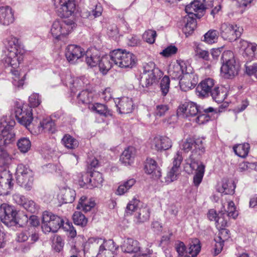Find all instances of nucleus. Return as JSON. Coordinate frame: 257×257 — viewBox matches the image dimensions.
I'll use <instances>...</instances> for the list:
<instances>
[{
    "label": "nucleus",
    "instance_id": "nucleus-34",
    "mask_svg": "<svg viewBox=\"0 0 257 257\" xmlns=\"http://www.w3.org/2000/svg\"><path fill=\"white\" fill-rule=\"evenodd\" d=\"M216 102L220 103L223 102L227 96L225 89L222 87L215 86L209 94Z\"/></svg>",
    "mask_w": 257,
    "mask_h": 257
},
{
    "label": "nucleus",
    "instance_id": "nucleus-37",
    "mask_svg": "<svg viewBox=\"0 0 257 257\" xmlns=\"http://www.w3.org/2000/svg\"><path fill=\"white\" fill-rule=\"evenodd\" d=\"M98 66L100 70L103 73H106L112 67L111 52L109 55L102 56L100 59Z\"/></svg>",
    "mask_w": 257,
    "mask_h": 257
},
{
    "label": "nucleus",
    "instance_id": "nucleus-47",
    "mask_svg": "<svg viewBox=\"0 0 257 257\" xmlns=\"http://www.w3.org/2000/svg\"><path fill=\"white\" fill-rule=\"evenodd\" d=\"M249 145L248 143L238 144L233 147V150L236 155L238 156L244 158L249 152Z\"/></svg>",
    "mask_w": 257,
    "mask_h": 257
},
{
    "label": "nucleus",
    "instance_id": "nucleus-16",
    "mask_svg": "<svg viewBox=\"0 0 257 257\" xmlns=\"http://www.w3.org/2000/svg\"><path fill=\"white\" fill-rule=\"evenodd\" d=\"M241 48L243 50L242 55L246 62L257 59V45L246 41H241Z\"/></svg>",
    "mask_w": 257,
    "mask_h": 257
},
{
    "label": "nucleus",
    "instance_id": "nucleus-22",
    "mask_svg": "<svg viewBox=\"0 0 257 257\" xmlns=\"http://www.w3.org/2000/svg\"><path fill=\"white\" fill-rule=\"evenodd\" d=\"M188 65L183 61H177V63L171 67L169 70V73L172 79L180 80L184 74L187 73Z\"/></svg>",
    "mask_w": 257,
    "mask_h": 257
},
{
    "label": "nucleus",
    "instance_id": "nucleus-23",
    "mask_svg": "<svg viewBox=\"0 0 257 257\" xmlns=\"http://www.w3.org/2000/svg\"><path fill=\"white\" fill-rule=\"evenodd\" d=\"M219 229L218 236L214 239L216 243L212 252L214 256L218 255L221 251L224 245L223 242L230 237L229 231L228 229L224 228Z\"/></svg>",
    "mask_w": 257,
    "mask_h": 257
},
{
    "label": "nucleus",
    "instance_id": "nucleus-59",
    "mask_svg": "<svg viewBox=\"0 0 257 257\" xmlns=\"http://www.w3.org/2000/svg\"><path fill=\"white\" fill-rule=\"evenodd\" d=\"M139 204L140 201L136 198H134L130 201L126 208V213L127 215L131 214L133 212L139 210Z\"/></svg>",
    "mask_w": 257,
    "mask_h": 257
},
{
    "label": "nucleus",
    "instance_id": "nucleus-27",
    "mask_svg": "<svg viewBox=\"0 0 257 257\" xmlns=\"http://www.w3.org/2000/svg\"><path fill=\"white\" fill-rule=\"evenodd\" d=\"M39 238L38 233L33 229H29V230H26L17 234L16 240L18 242H24L29 239V243H34L38 240Z\"/></svg>",
    "mask_w": 257,
    "mask_h": 257
},
{
    "label": "nucleus",
    "instance_id": "nucleus-36",
    "mask_svg": "<svg viewBox=\"0 0 257 257\" xmlns=\"http://www.w3.org/2000/svg\"><path fill=\"white\" fill-rule=\"evenodd\" d=\"M150 212L149 208L144 207L139 208V210L135 214V221L137 223H142L148 221L149 219Z\"/></svg>",
    "mask_w": 257,
    "mask_h": 257
},
{
    "label": "nucleus",
    "instance_id": "nucleus-21",
    "mask_svg": "<svg viewBox=\"0 0 257 257\" xmlns=\"http://www.w3.org/2000/svg\"><path fill=\"white\" fill-rule=\"evenodd\" d=\"M85 54L83 48L76 45H69L66 49L65 56L69 62L74 64Z\"/></svg>",
    "mask_w": 257,
    "mask_h": 257
},
{
    "label": "nucleus",
    "instance_id": "nucleus-13",
    "mask_svg": "<svg viewBox=\"0 0 257 257\" xmlns=\"http://www.w3.org/2000/svg\"><path fill=\"white\" fill-rule=\"evenodd\" d=\"M195 75L193 73V69L190 65H188L187 73L179 80V84L182 91H187L195 87L196 84Z\"/></svg>",
    "mask_w": 257,
    "mask_h": 257
},
{
    "label": "nucleus",
    "instance_id": "nucleus-42",
    "mask_svg": "<svg viewBox=\"0 0 257 257\" xmlns=\"http://www.w3.org/2000/svg\"><path fill=\"white\" fill-rule=\"evenodd\" d=\"M235 188V185L233 181L224 180L222 181V187L219 189V191L224 194H232Z\"/></svg>",
    "mask_w": 257,
    "mask_h": 257
},
{
    "label": "nucleus",
    "instance_id": "nucleus-53",
    "mask_svg": "<svg viewBox=\"0 0 257 257\" xmlns=\"http://www.w3.org/2000/svg\"><path fill=\"white\" fill-rule=\"evenodd\" d=\"M91 178L89 179V182L92 183V185L94 187H99L101 186L103 182L102 175L98 172H93L91 174Z\"/></svg>",
    "mask_w": 257,
    "mask_h": 257
},
{
    "label": "nucleus",
    "instance_id": "nucleus-1",
    "mask_svg": "<svg viewBox=\"0 0 257 257\" xmlns=\"http://www.w3.org/2000/svg\"><path fill=\"white\" fill-rule=\"evenodd\" d=\"M182 147V150L186 153L194 148L192 154L187 160V163L192 170L196 171L193 177V183L195 186L198 187L202 181L205 172V165L196 157V154L197 153L198 155H201L204 152L202 141H195L193 139L188 138L183 142Z\"/></svg>",
    "mask_w": 257,
    "mask_h": 257
},
{
    "label": "nucleus",
    "instance_id": "nucleus-5",
    "mask_svg": "<svg viewBox=\"0 0 257 257\" xmlns=\"http://www.w3.org/2000/svg\"><path fill=\"white\" fill-rule=\"evenodd\" d=\"M34 173L27 166L20 164L16 168L15 176L17 183L26 190H31L33 185Z\"/></svg>",
    "mask_w": 257,
    "mask_h": 257
},
{
    "label": "nucleus",
    "instance_id": "nucleus-24",
    "mask_svg": "<svg viewBox=\"0 0 257 257\" xmlns=\"http://www.w3.org/2000/svg\"><path fill=\"white\" fill-rule=\"evenodd\" d=\"M214 85V80L212 78H208L202 80L196 88L198 95L208 97L215 87Z\"/></svg>",
    "mask_w": 257,
    "mask_h": 257
},
{
    "label": "nucleus",
    "instance_id": "nucleus-50",
    "mask_svg": "<svg viewBox=\"0 0 257 257\" xmlns=\"http://www.w3.org/2000/svg\"><path fill=\"white\" fill-rule=\"evenodd\" d=\"M136 183L134 179H130L120 185L117 190L118 195H121L126 193Z\"/></svg>",
    "mask_w": 257,
    "mask_h": 257
},
{
    "label": "nucleus",
    "instance_id": "nucleus-4",
    "mask_svg": "<svg viewBox=\"0 0 257 257\" xmlns=\"http://www.w3.org/2000/svg\"><path fill=\"white\" fill-rule=\"evenodd\" d=\"M111 61L121 68H132L137 63L135 55L131 52L120 49L114 50L111 52Z\"/></svg>",
    "mask_w": 257,
    "mask_h": 257
},
{
    "label": "nucleus",
    "instance_id": "nucleus-18",
    "mask_svg": "<svg viewBox=\"0 0 257 257\" xmlns=\"http://www.w3.org/2000/svg\"><path fill=\"white\" fill-rule=\"evenodd\" d=\"M118 246L112 239L106 240L97 254V257H115L117 254Z\"/></svg>",
    "mask_w": 257,
    "mask_h": 257
},
{
    "label": "nucleus",
    "instance_id": "nucleus-40",
    "mask_svg": "<svg viewBox=\"0 0 257 257\" xmlns=\"http://www.w3.org/2000/svg\"><path fill=\"white\" fill-rule=\"evenodd\" d=\"M13 75V83L14 85L18 87L22 86L24 83L26 74L24 72H20L18 70L11 69Z\"/></svg>",
    "mask_w": 257,
    "mask_h": 257
},
{
    "label": "nucleus",
    "instance_id": "nucleus-17",
    "mask_svg": "<svg viewBox=\"0 0 257 257\" xmlns=\"http://www.w3.org/2000/svg\"><path fill=\"white\" fill-rule=\"evenodd\" d=\"M13 186L12 175L9 171L5 170L0 172V195H7Z\"/></svg>",
    "mask_w": 257,
    "mask_h": 257
},
{
    "label": "nucleus",
    "instance_id": "nucleus-7",
    "mask_svg": "<svg viewBox=\"0 0 257 257\" xmlns=\"http://www.w3.org/2000/svg\"><path fill=\"white\" fill-rule=\"evenodd\" d=\"M75 27V24L70 19L58 20L52 25L51 33L56 39L61 40L68 35Z\"/></svg>",
    "mask_w": 257,
    "mask_h": 257
},
{
    "label": "nucleus",
    "instance_id": "nucleus-35",
    "mask_svg": "<svg viewBox=\"0 0 257 257\" xmlns=\"http://www.w3.org/2000/svg\"><path fill=\"white\" fill-rule=\"evenodd\" d=\"M187 249V257H196L200 251V241L197 238L193 239L190 242Z\"/></svg>",
    "mask_w": 257,
    "mask_h": 257
},
{
    "label": "nucleus",
    "instance_id": "nucleus-55",
    "mask_svg": "<svg viewBox=\"0 0 257 257\" xmlns=\"http://www.w3.org/2000/svg\"><path fill=\"white\" fill-rule=\"evenodd\" d=\"M227 218L225 213L223 212V210H221L217 214V218L215 221L216 227L218 228H224L227 224Z\"/></svg>",
    "mask_w": 257,
    "mask_h": 257
},
{
    "label": "nucleus",
    "instance_id": "nucleus-3",
    "mask_svg": "<svg viewBox=\"0 0 257 257\" xmlns=\"http://www.w3.org/2000/svg\"><path fill=\"white\" fill-rule=\"evenodd\" d=\"M221 72L225 78H231L237 75L239 65L235 61L232 51H224L221 57Z\"/></svg>",
    "mask_w": 257,
    "mask_h": 257
},
{
    "label": "nucleus",
    "instance_id": "nucleus-49",
    "mask_svg": "<svg viewBox=\"0 0 257 257\" xmlns=\"http://www.w3.org/2000/svg\"><path fill=\"white\" fill-rule=\"evenodd\" d=\"M63 144L68 149H74L78 146V142L69 135H65L62 139Z\"/></svg>",
    "mask_w": 257,
    "mask_h": 257
},
{
    "label": "nucleus",
    "instance_id": "nucleus-39",
    "mask_svg": "<svg viewBox=\"0 0 257 257\" xmlns=\"http://www.w3.org/2000/svg\"><path fill=\"white\" fill-rule=\"evenodd\" d=\"M94 206L95 202L93 201L88 199L85 196H82L79 199L77 208L87 212L90 211Z\"/></svg>",
    "mask_w": 257,
    "mask_h": 257
},
{
    "label": "nucleus",
    "instance_id": "nucleus-61",
    "mask_svg": "<svg viewBox=\"0 0 257 257\" xmlns=\"http://www.w3.org/2000/svg\"><path fill=\"white\" fill-rule=\"evenodd\" d=\"M156 32L152 30L146 31L143 35V39L147 43L153 44L156 37Z\"/></svg>",
    "mask_w": 257,
    "mask_h": 257
},
{
    "label": "nucleus",
    "instance_id": "nucleus-25",
    "mask_svg": "<svg viewBox=\"0 0 257 257\" xmlns=\"http://www.w3.org/2000/svg\"><path fill=\"white\" fill-rule=\"evenodd\" d=\"M14 12L9 6L0 7V24L9 26L14 21Z\"/></svg>",
    "mask_w": 257,
    "mask_h": 257
},
{
    "label": "nucleus",
    "instance_id": "nucleus-33",
    "mask_svg": "<svg viewBox=\"0 0 257 257\" xmlns=\"http://www.w3.org/2000/svg\"><path fill=\"white\" fill-rule=\"evenodd\" d=\"M214 111V109L212 107H209L203 110L199 109L198 112L196 114L197 116L195 119V122L199 124L205 123L210 120L211 116L209 113Z\"/></svg>",
    "mask_w": 257,
    "mask_h": 257
},
{
    "label": "nucleus",
    "instance_id": "nucleus-20",
    "mask_svg": "<svg viewBox=\"0 0 257 257\" xmlns=\"http://www.w3.org/2000/svg\"><path fill=\"white\" fill-rule=\"evenodd\" d=\"M199 108L193 102H186L180 105L177 111V114L183 117L194 116L198 112Z\"/></svg>",
    "mask_w": 257,
    "mask_h": 257
},
{
    "label": "nucleus",
    "instance_id": "nucleus-56",
    "mask_svg": "<svg viewBox=\"0 0 257 257\" xmlns=\"http://www.w3.org/2000/svg\"><path fill=\"white\" fill-rule=\"evenodd\" d=\"M55 215L51 212L48 211H45L43 212L42 214V229L44 232V227H46V226H49L50 221H52L53 218V217Z\"/></svg>",
    "mask_w": 257,
    "mask_h": 257
},
{
    "label": "nucleus",
    "instance_id": "nucleus-19",
    "mask_svg": "<svg viewBox=\"0 0 257 257\" xmlns=\"http://www.w3.org/2000/svg\"><path fill=\"white\" fill-rule=\"evenodd\" d=\"M151 148L157 151L169 150L172 146L171 139L165 136H156L151 141Z\"/></svg>",
    "mask_w": 257,
    "mask_h": 257
},
{
    "label": "nucleus",
    "instance_id": "nucleus-29",
    "mask_svg": "<svg viewBox=\"0 0 257 257\" xmlns=\"http://www.w3.org/2000/svg\"><path fill=\"white\" fill-rule=\"evenodd\" d=\"M100 59V53L96 49H90L86 51L85 62L89 66L93 67L97 66Z\"/></svg>",
    "mask_w": 257,
    "mask_h": 257
},
{
    "label": "nucleus",
    "instance_id": "nucleus-57",
    "mask_svg": "<svg viewBox=\"0 0 257 257\" xmlns=\"http://www.w3.org/2000/svg\"><path fill=\"white\" fill-rule=\"evenodd\" d=\"M169 110V106L167 104H160L157 105L155 109L154 114L156 116L162 117L164 116Z\"/></svg>",
    "mask_w": 257,
    "mask_h": 257
},
{
    "label": "nucleus",
    "instance_id": "nucleus-41",
    "mask_svg": "<svg viewBox=\"0 0 257 257\" xmlns=\"http://www.w3.org/2000/svg\"><path fill=\"white\" fill-rule=\"evenodd\" d=\"M93 93L87 89L81 91L77 96L79 103L84 104H90L92 100Z\"/></svg>",
    "mask_w": 257,
    "mask_h": 257
},
{
    "label": "nucleus",
    "instance_id": "nucleus-32",
    "mask_svg": "<svg viewBox=\"0 0 257 257\" xmlns=\"http://www.w3.org/2000/svg\"><path fill=\"white\" fill-rule=\"evenodd\" d=\"M144 247L140 246L139 242L133 238H127L124 241L122 246V250L127 253L137 252Z\"/></svg>",
    "mask_w": 257,
    "mask_h": 257
},
{
    "label": "nucleus",
    "instance_id": "nucleus-62",
    "mask_svg": "<svg viewBox=\"0 0 257 257\" xmlns=\"http://www.w3.org/2000/svg\"><path fill=\"white\" fill-rule=\"evenodd\" d=\"M106 240L102 238L91 237L88 240V243L92 247H98L99 249L103 245Z\"/></svg>",
    "mask_w": 257,
    "mask_h": 257
},
{
    "label": "nucleus",
    "instance_id": "nucleus-30",
    "mask_svg": "<svg viewBox=\"0 0 257 257\" xmlns=\"http://www.w3.org/2000/svg\"><path fill=\"white\" fill-rule=\"evenodd\" d=\"M53 217V219L51 222L50 221L49 226L44 227V233L56 232L60 227L63 228L65 223L63 219L56 215Z\"/></svg>",
    "mask_w": 257,
    "mask_h": 257
},
{
    "label": "nucleus",
    "instance_id": "nucleus-14",
    "mask_svg": "<svg viewBox=\"0 0 257 257\" xmlns=\"http://www.w3.org/2000/svg\"><path fill=\"white\" fill-rule=\"evenodd\" d=\"M213 0H194L185 8L186 13L193 14L197 12H202L213 6Z\"/></svg>",
    "mask_w": 257,
    "mask_h": 257
},
{
    "label": "nucleus",
    "instance_id": "nucleus-63",
    "mask_svg": "<svg viewBox=\"0 0 257 257\" xmlns=\"http://www.w3.org/2000/svg\"><path fill=\"white\" fill-rule=\"evenodd\" d=\"M175 248L179 256L187 257V249L183 242L179 241L176 243Z\"/></svg>",
    "mask_w": 257,
    "mask_h": 257
},
{
    "label": "nucleus",
    "instance_id": "nucleus-10",
    "mask_svg": "<svg viewBox=\"0 0 257 257\" xmlns=\"http://www.w3.org/2000/svg\"><path fill=\"white\" fill-rule=\"evenodd\" d=\"M58 15L61 17L71 16L75 9V0H54Z\"/></svg>",
    "mask_w": 257,
    "mask_h": 257
},
{
    "label": "nucleus",
    "instance_id": "nucleus-12",
    "mask_svg": "<svg viewBox=\"0 0 257 257\" xmlns=\"http://www.w3.org/2000/svg\"><path fill=\"white\" fill-rule=\"evenodd\" d=\"M17 211L11 206L3 204L0 206V219L7 225L15 223Z\"/></svg>",
    "mask_w": 257,
    "mask_h": 257
},
{
    "label": "nucleus",
    "instance_id": "nucleus-54",
    "mask_svg": "<svg viewBox=\"0 0 257 257\" xmlns=\"http://www.w3.org/2000/svg\"><path fill=\"white\" fill-rule=\"evenodd\" d=\"M180 174L179 169L176 167H172L170 170L168 172L165 177V182L167 184L170 183L175 180H176Z\"/></svg>",
    "mask_w": 257,
    "mask_h": 257
},
{
    "label": "nucleus",
    "instance_id": "nucleus-46",
    "mask_svg": "<svg viewBox=\"0 0 257 257\" xmlns=\"http://www.w3.org/2000/svg\"><path fill=\"white\" fill-rule=\"evenodd\" d=\"M88 107L92 111H95L100 115L107 116L110 114L109 110L107 109V107L101 103L90 104L89 105Z\"/></svg>",
    "mask_w": 257,
    "mask_h": 257
},
{
    "label": "nucleus",
    "instance_id": "nucleus-6",
    "mask_svg": "<svg viewBox=\"0 0 257 257\" xmlns=\"http://www.w3.org/2000/svg\"><path fill=\"white\" fill-rule=\"evenodd\" d=\"M143 73L141 79V84L143 87H148L158 81L162 76V72L156 67L155 64L149 62L143 67Z\"/></svg>",
    "mask_w": 257,
    "mask_h": 257
},
{
    "label": "nucleus",
    "instance_id": "nucleus-44",
    "mask_svg": "<svg viewBox=\"0 0 257 257\" xmlns=\"http://www.w3.org/2000/svg\"><path fill=\"white\" fill-rule=\"evenodd\" d=\"M76 193L74 190L70 188H65L62 190L61 199L65 203H72L75 200Z\"/></svg>",
    "mask_w": 257,
    "mask_h": 257
},
{
    "label": "nucleus",
    "instance_id": "nucleus-31",
    "mask_svg": "<svg viewBox=\"0 0 257 257\" xmlns=\"http://www.w3.org/2000/svg\"><path fill=\"white\" fill-rule=\"evenodd\" d=\"M117 110L119 113L127 114L131 112L133 109V101L128 97H122L119 100L116 104Z\"/></svg>",
    "mask_w": 257,
    "mask_h": 257
},
{
    "label": "nucleus",
    "instance_id": "nucleus-28",
    "mask_svg": "<svg viewBox=\"0 0 257 257\" xmlns=\"http://www.w3.org/2000/svg\"><path fill=\"white\" fill-rule=\"evenodd\" d=\"M136 154V149L133 147H128L123 151L119 160L125 166L131 165L134 162Z\"/></svg>",
    "mask_w": 257,
    "mask_h": 257
},
{
    "label": "nucleus",
    "instance_id": "nucleus-45",
    "mask_svg": "<svg viewBox=\"0 0 257 257\" xmlns=\"http://www.w3.org/2000/svg\"><path fill=\"white\" fill-rule=\"evenodd\" d=\"M55 131V125L54 121L50 119H44L40 123L39 132L43 131L53 133Z\"/></svg>",
    "mask_w": 257,
    "mask_h": 257
},
{
    "label": "nucleus",
    "instance_id": "nucleus-9",
    "mask_svg": "<svg viewBox=\"0 0 257 257\" xmlns=\"http://www.w3.org/2000/svg\"><path fill=\"white\" fill-rule=\"evenodd\" d=\"M243 29L236 25L228 23H223L221 24L219 31L221 37L224 40L229 41L235 40L240 37Z\"/></svg>",
    "mask_w": 257,
    "mask_h": 257
},
{
    "label": "nucleus",
    "instance_id": "nucleus-64",
    "mask_svg": "<svg viewBox=\"0 0 257 257\" xmlns=\"http://www.w3.org/2000/svg\"><path fill=\"white\" fill-rule=\"evenodd\" d=\"M132 257H150L153 253V250L148 247H144L137 252Z\"/></svg>",
    "mask_w": 257,
    "mask_h": 257
},
{
    "label": "nucleus",
    "instance_id": "nucleus-51",
    "mask_svg": "<svg viewBox=\"0 0 257 257\" xmlns=\"http://www.w3.org/2000/svg\"><path fill=\"white\" fill-rule=\"evenodd\" d=\"M218 34L217 30H210L204 34L203 41L209 44L214 43L217 42Z\"/></svg>",
    "mask_w": 257,
    "mask_h": 257
},
{
    "label": "nucleus",
    "instance_id": "nucleus-11",
    "mask_svg": "<svg viewBox=\"0 0 257 257\" xmlns=\"http://www.w3.org/2000/svg\"><path fill=\"white\" fill-rule=\"evenodd\" d=\"M32 109L25 105L22 107H17L15 109V116L18 122L27 127L33 120Z\"/></svg>",
    "mask_w": 257,
    "mask_h": 257
},
{
    "label": "nucleus",
    "instance_id": "nucleus-8",
    "mask_svg": "<svg viewBox=\"0 0 257 257\" xmlns=\"http://www.w3.org/2000/svg\"><path fill=\"white\" fill-rule=\"evenodd\" d=\"M15 122L13 120H8L4 118L0 122V146L5 147L11 144L15 140V134L13 131V127Z\"/></svg>",
    "mask_w": 257,
    "mask_h": 257
},
{
    "label": "nucleus",
    "instance_id": "nucleus-26",
    "mask_svg": "<svg viewBox=\"0 0 257 257\" xmlns=\"http://www.w3.org/2000/svg\"><path fill=\"white\" fill-rule=\"evenodd\" d=\"M146 172L151 174L154 179H158L161 176V172L160 168L158 166L157 162L151 158L146 160L145 166Z\"/></svg>",
    "mask_w": 257,
    "mask_h": 257
},
{
    "label": "nucleus",
    "instance_id": "nucleus-52",
    "mask_svg": "<svg viewBox=\"0 0 257 257\" xmlns=\"http://www.w3.org/2000/svg\"><path fill=\"white\" fill-rule=\"evenodd\" d=\"M73 220L75 224L81 227L85 226L88 221L84 215L78 211H76L73 214Z\"/></svg>",
    "mask_w": 257,
    "mask_h": 257
},
{
    "label": "nucleus",
    "instance_id": "nucleus-15",
    "mask_svg": "<svg viewBox=\"0 0 257 257\" xmlns=\"http://www.w3.org/2000/svg\"><path fill=\"white\" fill-rule=\"evenodd\" d=\"M13 200L18 204L31 213H36L39 209V206L32 200L26 198L24 196L20 194H15L13 196Z\"/></svg>",
    "mask_w": 257,
    "mask_h": 257
},
{
    "label": "nucleus",
    "instance_id": "nucleus-48",
    "mask_svg": "<svg viewBox=\"0 0 257 257\" xmlns=\"http://www.w3.org/2000/svg\"><path fill=\"white\" fill-rule=\"evenodd\" d=\"M18 149L21 152L26 153L28 152L31 147V143L29 139L26 137L20 139L17 143Z\"/></svg>",
    "mask_w": 257,
    "mask_h": 257
},
{
    "label": "nucleus",
    "instance_id": "nucleus-60",
    "mask_svg": "<svg viewBox=\"0 0 257 257\" xmlns=\"http://www.w3.org/2000/svg\"><path fill=\"white\" fill-rule=\"evenodd\" d=\"M10 157L4 147L0 146V167H3L9 163Z\"/></svg>",
    "mask_w": 257,
    "mask_h": 257
},
{
    "label": "nucleus",
    "instance_id": "nucleus-58",
    "mask_svg": "<svg viewBox=\"0 0 257 257\" xmlns=\"http://www.w3.org/2000/svg\"><path fill=\"white\" fill-rule=\"evenodd\" d=\"M170 82V78L167 76H165L161 81L160 87L162 94L163 96L166 95L169 92Z\"/></svg>",
    "mask_w": 257,
    "mask_h": 257
},
{
    "label": "nucleus",
    "instance_id": "nucleus-43",
    "mask_svg": "<svg viewBox=\"0 0 257 257\" xmlns=\"http://www.w3.org/2000/svg\"><path fill=\"white\" fill-rule=\"evenodd\" d=\"M222 210L228 218L235 219L238 215V211L236 210L235 204L232 201H228L227 208H226L224 206Z\"/></svg>",
    "mask_w": 257,
    "mask_h": 257
},
{
    "label": "nucleus",
    "instance_id": "nucleus-2",
    "mask_svg": "<svg viewBox=\"0 0 257 257\" xmlns=\"http://www.w3.org/2000/svg\"><path fill=\"white\" fill-rule=\"evenodd\" d=\"M5 45L6 50L2 61L6 67L11 66L14 69L23 60L24 50L19 40L13 36L7 39Z\"/></svg>",
    "mask_w": 257,
    "mask_h": 257
},
{
    "label": "nucleus",
    "instance_id": "nucleus-38",
    "mask_svg": "<svg viewBox=\"0 0 257 257\" xmlns=\"http://www.w3.org/2000/svg\"><path fill=\"white\" fill-rule=\"evenodd\" d=\"M190 15L189 14H188ZM192 16H188V17H185V22H186L185 27L184 28V31L186 33L190 34L192 33L196 28L197 25V22L195 19L193 18V16L197 17V15L193 13V14H190Z\"/></svg>",
    "mask_w": 257,
    "mask_h": 257
}]
</instances>
